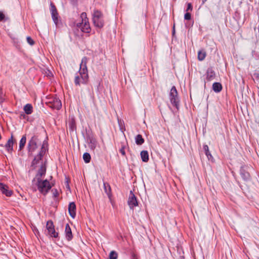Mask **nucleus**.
I'll use <instances>...</instances> for the list:
<instances>
[{"label":"nucleus","instance_id":"nucleus-25","mask_svg":"<svg viewBox=\"0 0 259 259\" xmlns=\"http://www.w3.org/2000/svg\"><path fill=\"white\" fill-rule=\"evenodd\" d=\"M83 159L85 163H89L91 160L90 154L88 153H84L83 155Z\"/></svg>","mask_w":259,"mask_h":259},{"label":"nucleus","instance_id":"nucleus-23","mask_svg":"<svg viewBox=\"0 0 259 259\" xmlns=\"http://www.w3.org/2000/svg\"><path fill=\"white\" fill-rule=\"evenodd\" d=\"M206 57V52L204 51H199L198 53V59L200 61L203 60Z\"/></svg>","mask_w":259,"mask_h":259},{"label":"nucleus","instance_id":"nucleus-24","mask_svg":"<svg viewBox=\"0 0 259 259\" xmlns=\"http://www.w3.org/2000/svg\"><path fill=\"white\" fill-rule=\"evenodd\" d=\"M215 73L212 70H208L207 72V78L209 80H212L214 78Z\"/></svg>","mask_w":259,"mask_h":259},{"label":"nucleus","instance_id":"nucleus-32","mask_svg":"<svg viewBox=\"0 0 259 259\" xmlns=\"http://www.w3.org/2000/svg\"><path fill=\"white\" fill-rule=\"evenodd\" d=\"M120 152L123 156H124L125 155V152L124 147H122L120 149Z\"/></svg>","mask_w":259,"mask_h":259},{"label":"nucleus","instance_id":"nucleus-33","mask_svg":"<svg viewBox=\"0 0 259 259\" xmlns=\"http://www.w3.org/2000/svg\"><path fill=\"white\" fill-rule=\"evenodd\" d=\"M5 15L3 13L0 12V21H3L5 19Z\"/></svg>","mask_w":259,"mask_h":259},{"label":"nucleus","instance_id":"nucleus-28","mask_svg":"<svg viewBox=\"0 0 259 259\" xmlns=\"http://www.w3.org/2000/svg\"><path fill=\"white\" fill-rule=\"evenodd\" d=\"M204 150L205 151V153L206 155L208 157L209 156H211V155L210 154L209 151V148L207 145H205L203 147Z\"/></svg>","mask_w":259,"mask_h":259},{"label":"nucleus","instance_id":"nucleus-26","mask_svg":"<svg viewBox=\"0 0 259 259\" xmlns=\"http://www.w3.org/2000/svg\"><path fill=\"white\" fill-rule=\"evenodd\" d=\"M46 173V168L44 166H41L40 168L39 169L38 172V175H39L40 177H41Z\"/></svg>","mask_w":259,"mask_h":259},{"label":"nucleus","instance_id":"nucleus-31","mask_svg":"<svg viewBox=\"0 0 259 259\" xmlns=\"http://www.w3.org/2000/svg\"><path fill=\"white\" fill-rule=\"evenodd\" d=\"M192 6L191 5V3H188L187 4V9L186 10V12H188L189 11H191L192 10Z\"/></svg>","mask_w":259,"mask_h":259},{"label":"nucleus","instance_id":"nucleus-14","mask_svg":"<svg viewBox=\"0 0 259 259\" xmlns=\"http://www.w3.org/2000/svg\"><path fill=\"white\" fill-rule=\"evenodd\" d=\"M65 236L67 240L70 241L72 239L73 235L72 234L71 228L68 224H67L65 226Z\"/></svg>","mask_w":259,"mask_h":259},{"label":"nucleus","instance_id":"nucleus-27","mask_svg":"<svg viewBox=\"0 0 259 259\" xmlns=\"http://www.w3.org/2000/svg\"><path fill=\"white\" fill-rule=\"evenodd\" d=\"M117 253L115 251H112L109 254V259H117Z\"/></svg>","mask_w":259,"mask_h":259},{"label":"nucleus","instance_id":"nucleus-6","mask_svg":"<svg viewBox=\"0 0 259 259\" xmlns=\"http://www.w3.org/2000/svg\"><path fill=\"white\" fill-rule=\"evenodd\" d=\"M48 106L53 109L59 110L62 107V103L59 98L54 97L48 103Z\"/></svg>","mask_w":259,"mask_h":259},{"label":"nucleus","instance_id":"nucleus-16","mask_svg":"<svg viewBox=\"0 0 259 259\" xmlns=\"http://www.w3.org/2000/svg\"><path fill=\"white\" fill-rule=\"evenodd\" d=\"M140 154L142 161L145 162H148L149 160V154L147 151H142Z\"/></svg>","mask_w":259,"mask_h":259},{"label":"nucleus","instance_id":"nucleus-1","mask_svg":"<svg viewBox=\"0 0 259 259\" xmlns=\"http://www.w3.org/2000/svg\"><path fill=\"white\" fill-rule=\"evenodd\" d=\"M88 59L83 57L80 64L79 75L75 76L74 79L75 84L76 85H80L81 84H86L89 79L88 71L87 66Z\"/></svg>","mask_w":259,"mask_h":259},{"label":"nucleus","instance_id":"nucleus-34","mask_svg":"<svg viewBox=\"0 0 259 259\" xmlns=\"http://www.w3.org/2000/svg\"><path fill=\"white\" fill-rule=\"evenodd\" d=\"M52 192H53L54 195L55 197H57L58 195V193L56 189H53Z\"/></svg>","mask_w":259,"mask_h":259},{"label":"nucleus","instance_id":"nucleus-21","mask_svg":"<svg viewBox=\"0 0 259 259\" xmlns=\"http://www.w3.org/2000/svg\"><path fill=\"white\" fill-rule=\"evenodd\" d=\"M104 188L105 193L108 195L109 198H110L111 188L110 185L108 183H104Z\"/></svg>","mask_w":259,"mask_h":259},{"label":"nucleus","instance_id":"nucleus-18","mask_svg":"<svg viewBox=\"0 0 259 259\" xmlns=\"http://www.w3.org/2000/svg\"><path fill=\"white\" fill-rule=\"evenodd\" d=\"M45 152L43 150L39 152V154L35 156L32 161V164L34 165L37 163L38 161L41 159V157L44 154Z\"/></svg>","mask_w":259,"mask_h":259},{"label":"nucleus","instance_id":"nucleus-12","mask_svg":"<svg viewBox=\"0 0 259 259\" xmlns=\"http://www.w3.org/2000/svg\"><path fill=\"white\" fill-rule=\"evenodd\" d=\"M15 142V141L13 139V136L12 135L11 138L8 140L5 145L6 148L8 152H11L13 151V146Z\"/></svg>","mask_w":259,"mask_h":259},{"label":"nucleus","instance_id":"nucleus-15","mask_svg":"<svg viewBox=\"0 0 259 259\" xmlns=\"http://www.w3.org/2000/svg\"><path fill=\"white\" fill-rule=\"evenodd\" d=\"M98 145L97 140L94 138L90 139L89 146L92 150H95Z\"/></svg>","mask_w":259,"mask_h":259},{"label":"nucleus","instance_id":"nucleus-29","mask_svg":"<svg viewBox=\"0 0 259 259\" xmlns=\"http://www.w3.org/2000/svg\"><path fill=\"white\" fill-rule=\"evenodd\" d=\"M191 18V14L189 12H187L184 15V19L187 20H189Z\"/></svg>","mask_w":259,"mask_h":259},{"label":"nucleus","instance_id":"nucleus-30","mask_svg":"<svg viewBox=\"0 0 259 259\" xmlns=\"http://www.w3.org/2000/svg\"><path fill=\"white\" fill-rule=\"evenodd\" d=\"M27 41L28 43L30 45H33L34 43L32 39L29 36H28L27 37Z\"/></svg>","mask_w":259,"mask_h":259},{"label":"nucleus","instance_id":"nucleus-2","mask_svg":"<svg viewBox=\"0 0 259 259\" xmlns=\"http://www.w3.org/2000/svg\"><path fill=\"white\" fill-rule=\"evenodd\" d=\"M82 19L81 23L77 24V26L80 28L81 31L85 33H89L91 30L90 24L85 13H82L80 15Z\"/></svg>","mask_w":259,"mask_h":259},{"label":"nucleus","instance_id":"nucleus-11","mask_svg":"<svg viewBox=\"0 0 259 259\" xmlns=\"http://www.w3.org/2000/svg\"><path fill=\"white\" fill-rule=\"evenodd\" d=\"M0 190L2 192L7 196H10L12 194V191L9 189V188L7 185L3 183H0Z\"/></svg>","mask_w":259,"mask_h":259},{"label":"nucleus","instance_id":"nucleus-5","mask_svg":"<svg viewBox=\"0 0 259 259\" xmlns=\"http://www.w3.org/2000/svg\"><path fill=\"white\" fill-rule=\"evenodd\" d=\"M169 99L171 103L177 108H178L179 98L178 96V92L175 86H173L169 93Z\"/></svg>","mask_w":259,"mask_h":259},{"label":"nucleus","instance_id":"nucleus-20","mask_svg":"<svg viewBox=\"0 0 259 259\" xmlns=\"http://www.w3.org/2000/svg\"><path fill=\"white\" fill-rule=\"evenodd\" d=\"M24 110L26 114H30L32 112V106L30 104H26L24 107Z\"/></svg>","mask_w":259,"mask_h":259},{"label":"nucleus","instance_id":"nucleus-3","mask_svg":"<svg viewBox=\"0 0 259 259\" xmlns=\"http://www.w3.org/2000/svg\"><path fill=\"white\" fill-rule=\"evenodd\" d=\"M93 21L96 27L99 28L103 27L104 26V21L103 20L102 13L98 10H95L93 15Z\"/></svg>","mask_w":259,"mask_h":259},{"label":"nucleus","instance_id":"nucleus-7","mask_svg":"<svg viewBox=\"0 0 259 259\" xmlns=\"http://www.w3.org/2000/svg\"><path fill=\"white\" fill-rule=\"evenodd\" d=\"M37 138L36 136L32 137L31 140L29 141L28 146V151L29 152L31 153V154H32V152H34L37 148Z\"/></svg>","mask_w":259,"mask_h":259},{"label":"nucleus","instance_id":"nucleus-4","mask_svg":"<svg viewBox=\"0 0 259 259\" xmlns=\"http://www.w3.org/2000/svg\"><path fill=\"white\" fill-rule=\"evenodd\" d=\"M37 185L39 191L44 195L46 194L52 188L50 182L47 180L42 181L38 179Z\"/></svg>","mask_w":259,"mask_h":259},{"label":"nucleus","instance_id":"nucleus-10","mask_svg":"<svg viewBox=\"0 0 259 259\" xmlns=\"http://www.w3.org/2000/svg\"><path fill=\"white\" fill-rule=\"evenodd\" d=\"M51 12L52 18L55 24L57 25L58 23V13L57 11V9L55 5L51 3Z\"/></svg>","mask_w":259,"mask_h":259},{"label":"nucleus","instance_id":"nucleus-19","mask_svg":"<svg viewBox=\"0 0 259 259\" xmlns=\"http://www.w3.org/2000/svg\"><path fill=\"white\" fill-rule=\"evenodd\" d=\"M26 142V136H23L19 142V150H21L24 147Z\"/></svg>","mask_w":259,"mask_h":259},{"label":"nucleus","instance_id":"nucleus-8","mask_svg":"<svg viewBox=\"0 0 259 259\" xmlns=\"http://www.w3.org/2000/svg\"><path fill=\"white\" fill-rule=\"evenodd\" d=\"M46 228L48 230V233L51 237H53L56 238L58 236V233L56 232L54 226L52 221H48L46 225Z\"/></svg>","mask_w":259,"mask_h":259},{"label":"nucleus","instance_id":"nucleus-17","mask_svg":"<svg viewBox=\"0 0 259 259\" xmlns=\"http://www.w3.org/2000/svg\"><path fill=\"white\" fill-rule=\"evenodd\" d=\"M212 89L215 92L219 93L222 90V84L219 82H214L212 84Z\"/></svg>","mask_w":259,"mask_h":259},{"label":"nucleus","instance_id":"nucleus-22","mask_svg":"<svg viewBox=\"0 0 259 259\" xmlns=\"http://www.w3.org/2000/svg\"><path fill=\"white\" fill-rule=\"evenodd\" d=\"M136 143L137 145H141L144 142V139L141 135H138L135 138Z\"/></svg>","mask_w":259,"mask_h":259},{"label":"nucleus","instance_id":"nucleus-35","mask_svg":"<svg viewBox=\"0 0 259 259\" xmlns=\"http://www.w3.org/2000/svg\"><path fill=\"white\" fill-rule=\"evenodd\" d=\"M175 25L174 24V26H173L174 33L175 32Z\"/></svg>","mask_w":259,"mask_h":259},{"label":"nucleus","instance_id":"nucleus-13","mask_svg":"<svg viewBox=\"0 0 259 259\" xmlns=\"http://www.w3.org/2000/svg\"><path fill=\"white\" fill-rule=\"evenodd\" d=\"M76 205L74 202L70 203L68 206V211L70 216L72 218H74L76 215Z\"/></svg>","mask_w":259,"mask_h":259},{"label":"nucleus","instance_id":"nucleus-9","mask_svg":"<svg viewBox=\"0 0 259 259\" xmlns=\"http://www.w3.org/2000/svg\"><path fill=\"white\" fill-rule=\"evenodd\" d=\"M128 205H129L130 208L133 209L134 207L138 206V203L136 197H135L134 193L131 191L130 194L128 199Z\"/></svg>","mask_w":259,"mask_h":259}]
</instances>
